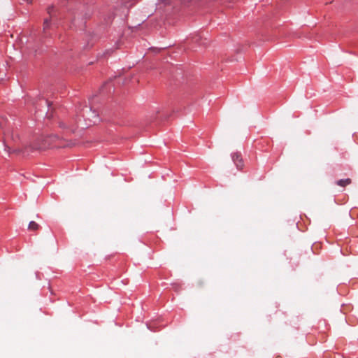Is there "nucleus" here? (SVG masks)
<instances>
[{"mask_svg": "<svg viewBox=\"0 0 358 358\" xmlns=\"http://www.w3.org/2000/svg\"><path fill=\"white\" fill-rule=\"evenodd\" d=\"M83 116L87 117L93 124H96L99 121V113L96 110H93L91 107L86 108L83 111Z\"/></svg>", "mask_w": 358, "mask_h": 358, "instance_id": "f257e3e1", "label": "nucleus"}, {"mask_svg": "<svg viewBox=\"0 0 358 358\" xmlns=\"http://www.w3.org/2000/svg\"><path fill=\"white\" fill-rule=\"evenodd\" d=\"M231 159L237 169L241 170L244 166L243 160L240 152L231 153Z\"/></svg>", "mask_w": 358, "mask_h": 358, "instance_id": "f03ea898", "label": "nucleus"}, {"mask_svg": "<svg viewBox=\"0 0 358 358\" xmlns=\"http://www.w3.org/2000/svg\"><path fill=\"white\" fill-rule=\"evenodd\" d=\"M352 182L350 178L340 179L336 181V184L341 187H345Z\"/></svg>", "mask_w": 358, "mask_h": 358, "instance_id": "7ed1b4c3", "label": "nucleus"}, {"mask_svg": "<svg viewBox=\"0 0 358 358\" xmlns=\"http://www.w3.org/2000/svg\"><path fill=\"white\" fill-rule=\"evenodd\" d=\"M193 41L196 43H198L199 45H206V39L204 41L202 40V36L200 34H196L193 37Z\"/></svg>", "mask_w": 358, "mask_h": 358, "instance_id": "20e7f679", "label": "nucleus"}, {"mask_svg": "<svg viewBox=\"0 0 358 358\" xmlns=\"http://www.w3.org/2000/svg\"><path fill=\"white\" fill-rule=\"evenodd\" d=\"M39 227L40 226L34 221H31L28 226L29 229L31 231H36Z\"/></svg>", "mask_w": 358, "mask_h": 358, "instance_id": "39448f33", "label": "nucleus"}, {"mask_svg": "<svg viewBox=\"0 0 358 358\" xmlns=\"http://www.w3.org/2000/svg\"><path fill=\"white\" fill-rule=\"evenodd\" d=\"M54 12H55L54 6H50L48 8V13L50 15L51 17L53 16Z\"/></svg>", "mask_w": 358, "mask_h": 358, "instance_id": "423d86ee", "label": "nucleus"}, {"mask_svg": "<svg viewBox=\"0 0 358 358\" xmlns=\"http://www.w3.org/2000/svg\"><path fill=\"white\" fill-rule=\"evenodd\" d=\"M50 25V20L48 19H45L43 22V29L46 30Z\"/></svg>", "mask_w": 358, "mask_h": 358, "instance_id": "0eeeda50", "label": "nucleus"}, {"mask_svg": "<svg viewBox=\"0 0 358 358\" xmlns=\"http://www.w3.org/2000/svg\"><path fill=\"white\" fill-rule=\"evenodd\" d=\"M43 101L45 102L46 106L49 108L50 106V102L47 99H44Z\"/></svg>", "mask_w": 358, "mask_h": 358, "instance_id": "6e6552de", "label": "nucleus"}, {"mask_svg": "<svg viewBox=\"0 0 358 358\" xmlns=\"http://www.w3.org/2000/svg\"><path fill=\"white\" fill-rule=\"evenodd\" d=\"M23 1L26 2L27 3H32V0H23Z\"/></svg>", "mask_w": 358, "mask_h": 358, "instance_id": "1a4fd4ad", "label": "nucleus"}, {"mask_svg": "<svg viewBox=\"0 0 358 358\" xmlns=\"http://www.w3.org/2000/svg\"><path fill=\"white\" fill-rule=\"evenodd\" d=\"M43 147L44 148H45L47 147V145H44Z\"/></svg>", "mask_w": 358, "mask_h": 358, "instance_id": "9d476101", "label": "nucleus"}]
</instances>
